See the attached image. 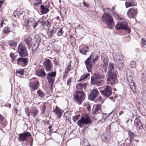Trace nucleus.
Instances as JSON below:
<instances>
[{
    "instance_id": "1",
    "label": "nucleus",
    "mask_w": 146,
    "mask_h": 146,
    "mask_svg": "<svg viewBox=\"0 0 146 146\" xmlns=\"http://www.w3.org/2000/svg\"><path fill=\"white\" fill-rule=\"evenodd\" d=\"M91 120L89 115H83L80 119L77 121V124L80 127H83L84 125H90L91 123Z\"/></svg>"
},
{
    "instance_id": "2",
    "label": "nucleus",
    "mask_w": 146,
    "mask_h": 146,
    "mask_svg": "<svg viewBox=\"0 0 146 146\" xmlns=\"http://www.w3.org/2000/svg\"><path fill=\"white\" fill-rule=\"evenodd\" d=\"M102 21L105 22L110 29L112 28L114 24L113 21V18L110 15L104 13L102 17Z\"/></svg>"
},
{
    "instance_id": "3",
    "label": "nucleus",
    "mask_w": 146,
    "mask_h": 146,
    "mask_svg": "<svg viewBox=\"0 0 146 146\" xmlns=\"http://www.w3.org/2000/svg\"><path fill=\"white\" fill-rule=\"evenodd\" d=\"M121 22H118L115 26V28L117 30L121 29L126 30L128 34L130 33V30L127 26V24L126 19L121 21Z\"/></svg>"
},
{
    "instance_id": "4",
    "label": "nucleus",
    "mask_w": 146,
    "mask_h": 146,
    "mask_svg": "<svg viewBox=\"0 0 146 146\" xmlns=\"http://www.w3.org/2000/svg\"><path fill=\"white\" fill-rule=\"evenodd\" d=\"M133 74L130 72H127V80L129 82L131 89L134 93L136 92L135 86L134 83V81L132 80Z\"/></svg>"
},
{
    "instance_id": "5",
    "label": "nucleus",
    "mask_w": 146,
    "mask_h": 146,
    "mask_svg": "<svg viewBox=\"0 0 146 146\" xmlns=\"http://www.w3.org/2000/svg\"><path fill=\"white\" fill-rule=\"evenodd\" d=\"M94 60L90 56L85 61V64L88 72H91L92 70V67L95 64Z\"/></svg>"
},
{
    "instance_id": "6",
    "label": "nucleus",
    "mask_w": 146,
    "mask_h": 146,
    "mask_svg": "<svg viewBox=\"0 0 146 146\" xmlns=\"http://www.w3.org/2000/svg\"><path fill=\"white\" fill-rule=\"evenodd\" d=\"M104 78V76L103 75L98 74L94 75L91 78V83L93 84H99Z\"/></svg>"
},
{
    "instance_id": "7",
    "label": "nucleus",
    "mask_w": 146,
    "mask_h": 146,
    "mask_svg": "<svg viewBox=\"0 0 146 146\" xmlns=\"http://www.w3.org/2000/svg\"><path fill=\"white\" fill-rule=\"evenodd\" d=\"M113 58L116 62V64L118 67L121 68L123 66V56L119 54H115L113 56Z\"/></svg>"
},
{
    "instance_id": "8",
    "label": "nucleus",
    "mask_w": 146,
    "mask_h": 146,
    "mask_svg": "<svg viewBox=\"0 0 146 146\" xmlns=\"http://www.w3.org/2000/svg\"><path fill=\"white\" fill-rule=\"evenodd\" d=\"M108 78L107 79V82L108 84L111 85L113 84L116 80V74L114 72H107Z\"/></svg>"
},
{
    "instance_id": "9",
    "label": "nucleus",
    "mask_w": 146,
    "mask_h": 146,
    "mask_svg": "<svg viewBox=\"0 0 146 146\" xmlns=\"http://www.w3.org/2000/svg\"><path fill=\"white\" fill-rule=\"evenodd\" d=\"M74 95V98L76 100L81 104L84 98V93L83 92L79 91H76Z\"/></svg>"
},
{
    "instance_id": "10",
    "label": "nucleus",
    "mask_w": 146,
    "mask_h": 146,
    "mask_svg": "<svg viewBox=\"0 0 146 146\" xmlns=\"http://www.w3.org/2000/svg\"><path fill=\"white\" fill-rule=\"evenodd\" d=\"M18 52L21 56H25L27 55L26 47L21 43H20L18 46Z\"/></svg>"
},
{
    "instance_id": "11",
    "label": "nucleus",
    "mask_w": 146,
    "mask_h": 146,
    "mask_svg": "<svg viewBox=\"0 0 146 146\" xmlns=\"http://www.w3.org/2000/svg\"><path fill=\"white\" fill-rule=\"evenodd\" d=\"M134 125L136 127L137 129L139 132H142L143 130V124L140 119L138 118H136L134 121Z\"/></svg>"
},
{
    "instance_id": "12",
    "label": "nucleus",
    "mask_w": 146,
    "mask_h": 146,
    "mask_svg": "<svg viewBox=\"0 0 146 146\" xmlns=\"http://www.w3.org/2000/svg\"><path fill=\"white\" fill-rule=\"evenodd\" d=\"M100 92L105 96L108 97L112 93V89L109 86H107L104 90H101Z\"/></svg>"
},
{
    "instance_id": "13",
    "label": "nucleus",
    "mask_w": 146,
    "mask_h": 146,
    "mask_svg": "<svg viewBox=\"0 0 146 146\" xmlns=\"http://www.w3.org/2000/svg\"><path fill=\"white\" fill-rule=\"evenodd\" d=\"M137 11L136 9L132 7L130 8L127 12V15L130 18H133L137 14Z\"/></svg>"
},
{
    "instance_id": "14",
    "label": "nucleus",
    "mask_w": 146,
    "mask_h": 146,
    "mask_svg": "<svg viewBox=\"0 0 146 146\" xmlns=\"http://www.w3.org/2000/svg\"><path fill=\"white\" fill-rule=\"evenodd\" d=\"M43 65L46 71H48L51 70L52 65L50 60H46L43 63Z\"/></svg>"
},
{
    "instance_id": "15",
    "label": "nucleus",
    "mask_w": 146,
    "mask_h": 146,
    "mask_svg": "<svg viewBox=\"0 0 146 146\" xmlns=\"http://www.w3.org/2000/svg\"><path fill=\"white\" fill-rule=\"evenodd\" d=\"M112 112H113V111L110 113L108 115H107L106 113L99 114L98 115V119H100L99 121V122L101 123H102L104 122L107 117L111 114Z\"/></svg>"
},
{
    "instance_id": "16",
    "label": "nucleus",
    "mask_w": 146,
    "mask_h": 146,
    "mask_svg": "<svg viewBox=\"0 0 146 146\" xmlns=\"http://www.w3.org/2000/svg\"><path fill=\"white\" fill-rule=\"evenodd\" d=\"M31 136L30 133L29 132H26L23 133H20L19 135V141H23L27 138Z\"/></svg>"
},
{
    "instance_id": "17",
    "label": "nucleus",
    "mask_w": 146,
    "mask_h": 146,
    "mask_svg": "<svg viewBox=\"0 0 146 146\" xmlns=\"http://www.w3.org/2000/svg\"><path fill=\"white\" fill-rule=\"evenodd\" d=\"M17 64L25 66L27 64L28 59L26 58H19L17 60Z\"/></svg>"
},
{
    "instance_id": "18",
    "label": "nucleus",
    "mask_w": 146,
    "mask_h": 146,
    "mask_svg": "<svg viewBox=\"0 0 146 146\" xmlns=\"http://www.w3.org/2000/svg\"><path fill=\"white\" fill-rule=\"evenodd\" d=\"M98 92L97 89H93L92 90L91 94L89 96L90 99L91 100H93L98 95Z\"/></svg>"
},
{
    "instance_id": "19",
    "label": "nucleus",
    "mask_w": 146,
    "mask_h": 146,
    "mask_svg": "<svg viewBox=\"0 0 146 146\" xmlns=\"http://www.w3.org/2000/svg\"><path fill=\"white\" fill-rule=\"evenodd\" d=\"M29 86L31 91L37 90L38 88V85L36 81L34 82H31L29 84Z\"/></svg>"
},
{
    "instance_id": "20",
    "label": "nucleus",
    "mask_w": 146,
    "mask_h": 146,
    "mask_svg": "<svg viewBox=\"0 0 146 146\" xmlns=\"http://www.w3.org/2000/svg\"><path fill=\"white\" fill-rule=\"evenodd\" d=\"M54 112L55 113V115L57 116L58 119H60L62 113V111L61 110H58L57 107L54 110Z\"/></svg>"
},
{
    "instance_id": "21",
    "label": "nucleus",
    "mask_w": 146,
    "mask_h": 146,
    "mask_svg": "<svg viewBox=\"0 0 146 146\" xmlns=\"http://www.w3.org/2000/svg\"><path fill=\"white\" fill-rule=\"evenodd\" d=\"M86 87L85 83H79L76 86V88L78 90L81 89L83 90V89H85Z\"/></svg>"
},
{
    "instance_id": "22",
    "label": "nucleus",
    "mask_w": 146,
    "mask_h": 146,
    "mask_svg": "<svg viewBox=\"0 0 146 146\" xmlns=\"http://www.w3.org/2000/svg\"><path fill=\"white\" fill-rule=\"evenodd\" d=\"M36 73L37 76L39 77H43L45 76L46 74L44 71L42 69L37 70Z\"/></svg>"
},
{
    "instance_id": "23",
    "label": "nucleus",
    "mask_w": 146,
    "mask_h": 146,
    "mask_svg": "<svg viewBox=\"0 0 146 146\" xmlns=\"http://www.w3.org/2000/svg\"><path fill=\"white\" fill-rule=\"evenodd\" d=\"M126 8L129 7L131 6H135L136 4L133 1H129L125 3Z\"/></svg>"
},
{
    "instance_id": "24",
    "label": "nucleus",
    "mask_w": 146,
    "mask_h": 146,
    "mask_svg": "<svg viewBox=\"0 0 146 146\" xmlns=\"http://www.w3.org/2000/svg\"><path fill=\"white\" fill-rule=\"evenodd\" d=\"M89 47L88 46L83 47L80 49V52L82 54L86 55V53L89 51Z\"/></svg>"
},
{
    "instance_id": "25",
    "label": "nucleus",
    "mask_w": 146,
    "mask_h": 146,
    "mask_svg": "<svg viewBox=\"0 0 146 146\" xmlns=\"http://www.w3.org/2000/svg\"><path fill=\"white\" fill-rule=\"evenodd\" d=\"M41 12L42 14H46L49 11V9L46 7H45L43 5L40 6Z\"/></svg>"
},
{
    "instance_id": "26",
    "label": "nucleus",
    "mask_w": 146,
    "mask_h": 146,
    "mask_svg": "<svg viewBox=\"0 0 146 146\" xmlns=\"http://www.w3.org/2000/svg\"><path fill=\"white\" fill-rule=\"evenodd\" d=\"M28 23L29 25H32L34 29H35L37 25V23L35 21L33 20L31 21L29 20Z\"/></svg>"
},
{
    "instance_id": "27",
    "label": "nucleus",
    "mask_w": 146,
    "mask_h": 146,
    "mask_svg": "<svg viewBox=\"0 0 146 146\" xmlns=\"http://www.w3.org/2000/svg\"><path fill=\"white\" fill-rule=\"evenodd\" d=\"M31 112L32 113L33 116L35 117L37 116L38 111L36 108L33 107L32 108Z\"/></svg>"
},
{
    "instance_id": "28",
    "label": "nucleus",
    "mask_w": 146,
    "mask_h": 146,
    "mask_svg": "<svg viewBox=\"0 0 146 146\" xmlns=\"http://www.w3.org/2000/svg\"><path fill=\"white\" fill-rule=\"evenodd\" d=\"M32 40V39L30 37H28L24 40V41L26 44L29 47L31 44Z\"/></svg>"
},
{
    "instance_id": "29",
    "label": "nucleus",
    "mask_w": 146,
    "mask_h": 146,
    "mask_svg": "<svg viewBox=\"0 0 146 146\" xmlns=\"http://www.w3.org/2000/svg\"><path fill=\"white\" fill-rule=\"evenodd\" d=\"M114 65L113 63H110L108 66V72H114Z\"/></svg>"
},
{
    "instance_id": "30",
    "label": "nucleus",
    "mask_w": 146,
    "mask_h": 146,
    "mask_svg": "<svg viewBox=\"0 0 146 146\" xmlns=\"http://www.w3.org/2000/svg\"><path fill=\"white\" fill-rule=\"evenodd\" d=\"M114 16L115 18L118 20L119 19L121 21H122L123 20V19H125L121 16H119V15L117 13H114Z\"/></svg>"
},
{
    "instance_id": "31",
    "label": "nucleus",
    "mask_w": 146,
    "mask_h": 146,
    "mask_svg": "<svg viewBox=\"0 0 146 146\" xmlns=\"http://www.w3.org/2000/svg\"><path fill=\"white\" fill-rule=\"evenodd\" d=\"M94 111L93 113L95 114L100 109V107L99 105H96L94 107Z\"/></svg>"
},
{
    "instance_id": "32",
    "label": "nucleus",
    "mask_w": 146,
    "mask_h": 146,
    "mask_svg": "<svg viewBox=\"0 0 146 146\" xmlns=\"http://www.w3.org/2000/svg\"><path fill=\"white\" fill-rule=\"evenodd\" d=\"M56 31V28L53 27L51 30H50L49 31V32L50 33V36L52 37L53 36V34H54Z\"/></svg>"
},
{
    "instance_id": "33",
    "label": "nucleus",
    "mask_w": 146,
    "mask_h": 146,
    "mask_svg": "<svg viewBox=\"0 0 146 146\" xmlns=\"http://www.w3.org/2000/svg\"><path fill=\"white\" fill-rule=\"evenodd\" d=\"M56 72H52L47 74L48 77L50 78H54L56 75Z\"/></svg>"
},
{
    "instance_id": "34",
    "label": "nucleus",
    "mask_w": 146,
    "mask_h": 146,
    "mask_svg": "<svg viewBox=\"0 0 146 146\" xmlns=\"http://www.w3.org/2000/svg\"><path fill=\"white\" fill-rule=\"evenodd\" d=\"M46 107L45 106V104L43 103L42 105L40 107V109L41 111V113L43 114L45 112V110L46 109Z\"/></svg>"
},
{
    "instance_id": "35",
    "label": "nucleus",
    "mask_w": 146,
    "mask_h": 146,
    "mask_svg": "<svg viewBox=\"0 0 146 146\" xmlns=\"http://www.w3.org/2000/svg\"><path fill=\"white\" fill-rule=\"evenodd\" d=\"M142 46L143 48H146V39L145 38H142L141 40Z\"/></svg>"
},
{
    "instance_id": "36",
    "label": "nucleus",
    "mask_w": 146,
    "mask_h": 146,
    "mask_svg": "<svg viewBox=\"0 0 146 146\" xmlns=\"http://www.w3.org/2000/svg\"><path fill=\"white\" fill-rule=\"evenodd\" d=\"M103 66L105 69V70L107 69V66L108 65V61L106 59H104L103 60Z\"/></svg>"
},
{
    "instance_id": "37",
    "label": "nucleus",
    "mask_w": 146,
    "mask_h": 146,
    "mask_svg": "<svg viewBox=\"0 0 146 146\" xmlns=\"http://www.w3.org/2000/svg\"><path fill=\"white\" fill-rule=\"evenodd\" d=\"M129 66L131 68H135L136 66V62L134 61H131L129 64Z\"/></svg>"
},
{
    "instance_id": "38",
    "label": "nucleus",
    "mask_w": 146,
    "mask_h": 146,
    "mask_svg": "<svg viewBox=\"0 0 146 146\" xmlns=\"http://www.w3.org/2000/svg\"><path fill=\"white\" fill-rule=\"evenodd\" d=\"M37 92L39 96L40 97H43L44 95V92L40 90H38Z\"/></svg>"
},
{
    "instance_id": "39",
    "label": "nucleus",
    "mask_w": 146,
    "mask_h": 146,
    "mask_svg": "<svg viewBox=\"0 0 146 146\" xmlns=\"http://www.w3.org/2000/svg\"><path fill=\"white\" fill-rule=\"evenodd\" d=\"M142 81L143 83L146 82V71L144 72L143 74Z\"/></svg>"
},
{
    "instance_id": "40",
    "label": "nucleus",
    "mask_w": 146,
    "mask_h": 146,
    "mask_svg": "<svg viewBox=\"0 0 146 146\" xmlns=\"http://www.w3.org/2000/svg\"><path fill=\"white\" fill-rule=\"evenodd\" d=\"M8 44L10 46H15L17 45L16 43L13 40L9 41L8 42Z\"/></svg>"
},
{
    "instance_id": "41",
    "label": "nucleus",
    "mask_w": 146,
    "mask_h": 146,
    "mask_svg": "<svg viewBox=\"0 0 146 146\" xmlns=\"http://www.w3.org/2000/svg\"><path fill=\"white\" fill-rule=\"evenodd\" d=\"M3 31L4 33H8L9 32V27H5L3 29Z\"/></svg>"
},
{
    "instance_id": "42",
    "label": "nucleus",
    "mask_w": 146,
    "mask_h": 146,
    "mask_svg": "<svg viewBox=\"0 0 146 146\" xmlns=\"http://www.w3.org/2000/svg\"><path fill=\"white\" fill-rule=\"evenodd\" d=\"M47 78L50 85L51 86L52 85L54 82L53 79L51 78L48 77H47Z\"/></svg>"
},
{
    "instance_id": "43",
    "label": "nucleus",
    "mask_w": 146,
    "mask_h": 146,
    "mask_svg": "<svg viewBox=\"0 0 146 146\" xmlns=\"http://www.w3.org/2000/svg\"><path fill=\"white\" fill-rule=\"evenodd\" d=\"M89 75V74L88 73L86 75H83L82 76H81L80 78V80L78 81V82H79L80 81H81L84 79L86 78Z\"/></svg>"
},
{
    "instance_id": "44",
    "label": "nucleus",
    "mask_w": 146,
    "mask_h": 146,
    "mask_svg": "<svg viewBox=\"0 0 146 146\" xmlns=\"http://www.w3.org/2000/svg\"><path fill=\"white\" fill-rule=\"evenodd\" d=\"M80 116V115H76L73 117L72 120L74 122H75L79 118Z\"/></svg>"
},
{
    "instance_id": "45",
    "label": "nucleus",
    "mask_w": 146,
    "mask_h": 146,
    "mask_svg": "<svg viewBox=\"0 0 146 146\" xmlns=\"http://www.w3.org/2000/svg\"><path fill=\"white\" fill-rule=\"evenodd\" d=\"M44 24L47 27H50L51 25V23L50 21H48L44 22Z\"/></svg>"
},
{
    "instance_id": "46",
    "label": "nucleus",
    "mask_w": 146,
    "mask_h": 146,
    "mask_svg": "<svg viewBox=\"0 0 146 146\" xmlns=\"http://www.w3.org/2000/svg\"><path fill=\"white\" fill-rule=\"evenodd\" d=\"M16 72L17 73L20 74L21 75H23L24 73V71L23 69L18 70L16 71Z\"/></svg>"
},
{
    "instance_id": "47",
    "label": "nucleus",
    "mask_w": 146,
    "mask_h": 146,
    "mask_svg": "<svg viewBox=\"0 0 146 146\" xmlns=\"http://www.w3.org/2000/svg\"><path fill=\"white\" fill-rule=\"evenodd\" d=\"M29 109L28 108H26L25 109V112L27 115L29 117Z\"/></svg>"
},
{
    "instance_id": "48",
    "label": "nucleus",
    "mask_w": 146,
    "mask_h": 146,
    "mask_svg": "<svg viewBox=\"0 0 146 146\" xmlns=\"http://www.w3.org/2000/svg\"><path fill=\"white\" fill-rule=\"evenodd\" d=\"M10 56L12 59V62H13L15 60V57L13 54L12 53H11L10 54Z\"/></svg>"
},
{
    "instance_id": "49",
    "label": "nucleus",
    "mask_w": 146,
    "mask_h": 146,
    "mask_svg": "<svg viewBox=\"0 0 146 146\" xmlns=\"http://www.w3.org/2000/svg\"><path fill=\"white\" fill-rule=\"evenodd\" d=\"M62 29H60L57 32V34L58 36H60L62 35Z\"/></svg>"
},
{
    "instance_id": "50",
    "label": "nucleus",
    "mask_w": 146,
    "mask_h": 146,
    "mask_svg": "<svg viewBox=\"0 0 146 146\" xmlns=\"http://www.w3.org/2000/svg\"><path fill=\"white\" fill-rule=\"evenodd\" d=\"M90 57H91V58H92V59H94V62H95V61L98 58V57L96 56L95 58H94V55H93V53H92L90 56Z\"/></svg>"
},
{
    "instance_id": "51",
    "label": "nucleus",
    "mask_w": 146,
    "mask_h": 146,
    "mask_svg": "<svg viewBox=\"0 0 146 146\" xmlns=\"http://www.w3.org/2000/svg\"><path fill=\"white\" fill-rule=\"evenodd\" d=\"M70 64H71V63H70V65L69 66H68L67 67V70H66V71H65V73L67 74H68V72H69V71L70 69V68L71 67Z\"/></svg>"
},
{
    "instance_id": "52",
    "label": "nucleus",
    "mask_w": 146,
    "mask_h": 146,
    "mask_svg": "<svg viewBox=\"0 0 146 146\" xmlns=\"http://www.w3.org/2000/svg\"><path fill=\"white\" fill-rule=\"evenodd\" d=\"M128 134L130 137H132L135 135V134L134 133L129 131L128 132Z\"/></svg>"
},
{
    "instance_id": "53",
    "label": "nucleus",
    "mask_w": 146,
    "mask_h": 146,
    "mask_svg": "<svg viewBox=\"0 0 146 146\" xmlns=\"http://www.w3.org/2000/svg\"><path fill=\"white\" fill-rule=\"evenodd\" d=\"M14 111H15L16 113L19 115L20 114V112H19L17 108H15L14 109Z\"/></svg>"
},
{
    "instance_id": "54",
    "label": "nucleus",
    "mask_w": 146,
    "mask_h": 146,
    "mask_svg": "<svg viewBox=\"0 0 146 146\" xmlns=\"http://www.w3.org/2000/svg\"><path fill=\"white\" fill-rule=\"evenodd\" d=\"M86 108L87 110L88 111H90V106L89 104L86 105Z\"/></svg>"
},
{
    "instance_id": "55",
    "label": "nucleus",
    "mask_w": 146,
    "mask_h": 146,
    "mask_svg": "<svg viewBox=\"0 0 146 146\" xmlns=\"http://www.w3.org/2000/svg\"><path fill=\"white\" fill-rule=\"evenodd\" d=\"M4 19L3 18L1 20V23H0V25L2 27L3 26V24L4 23Z\"/></svg>"
},
{
    "instance_id": "56",
    "label": "nucleus",
    "mask_w": 146,
    "mask_h": 146,
    "mask_svg": "<svg viewBox=\"0 0 146 146\" xmlns=\"http://www.w3.org/2000/svg\"><path fill=\"white\" fill-rule=\"evenodd\" d=\"M71 82V79L70 78L68 79L67 81V84L68 85H70Z\"/></svg>"
},
{
    "instance_id": "57",
    "label": "nucleus",
    "mask_w": 146,
    "mask_h": 146,
    "mask_svg": "<svg viewBox=\"0 0 146 146\" xmlns=\"http://www.w3.org/2000/svg\"><path fill=\"white\" fill-rule=\"evenodd\" d=\"M41 4L39 3L38 2L36 1V2L33 4V5L34 6H36L39 4Z\"/></svg>"
},
{
    "instance_id": "58",
    "label": "nucleus",
    "mask_w": 146,
    "mask_h": 146,
    "mask_svg": "<svg viewBox=\"0 0 146 146\" xmlns=\"http://www.w3.org/2000/svg\"><path fill=\"white\" fill-rule=\"evenodd\" d=\"M4 119V117H3L0 115V123L1 122L3 119Z\"/></svg>"
},
{
    "instance_id": "59",
    "label": "nucleus",
    "mask_w": 146,
    "mask_h": 146,
    "mask_svg": "<svg viewBox=\"0 0 146 146\" xmlns=\"http://www.w3.org/2000/svg\"><path fill=\"white\" fill-rule=\"evenodd\" d=\"M36 1L41 4L42 3V0H36Z\"/></svg>"
},
{
    "instance_id": "60",
    "label": "nucleus",
    "mask_w": 146,
    "mask_h": 146,
    "mask_svg": "<svg viewBox=\"0 0 146 146\" xmlns=\"http://www.w3.org/2000/svg\"><path fill=\"white\" fill-rule=\"evenodd\" d=\"M83 5H84V6H88V5L87 4V3H86V2H84L83 3Z\"/></svg>"
},
{
    "instance_id": "61",
    "label": "nucleus",
    "mask_w": 146,
    "mask_h": 146,
    "mask_svg": "<svg viewBox=\"0 0 146 146\" xmlns=\"http://www.w3.org/2000/svg\"><path fill=\"white\" fill-rule=\"evenodd\" d=\"M123 113V111H121L119 113V115H120Z\"/></svg>"
},
{
    "instance_id": "62",
    "label": "nucleus",
    "mask_w": 146,
    "mask_h": 146,
    "mask_svg": "<svg viewBox=\"0 0 146 146\" xmlns=\"http://www.w3.org/2000/svg\"><path fill=\"white\" fill-rule=\"evenodd\" d=\"M54 64L55 66H57L58 65V61H56L54 62Z\"/></svg>"
},
{
    "instance_id": "63",
    "label": "nucleus",
    "mask_w": 146,
    "mask_h": 146,
    "mask_svg": "<svg viewBox=\"0 0 146 146\" xmlns=\"http://www.w3.org/2000/svg\"><path fill=\"white\" fill-rule=\"evenodd\" d=\"M3 3V2L2 1H0V7H1V5Z\"/></svg>"
},
{
    "instance_id": "64",
    "label": "nucleus",
    "mask_w": 146,
    "mask_h": 146,
    "mask_svg": "<svg viewBox=\"0 0 146 146\" xmlns=\"http://www.w3.org/2000/svg\"><path fill=\"white\" fill-rule=\"evenodd\" d=\"M67 76V74L65 73L64 75V77H66V76Z\"/></svg>"
}]
</instances>
